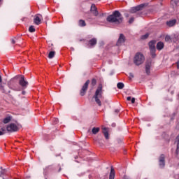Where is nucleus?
<instances>
[{
	"label": "nucleus",
	"mask_w": 179,
	"mask_h": 179,
	"mask_svg": "<svg viewBox=\"0 0 179 179\" xmlns=\"http://www.w3.org/2000/svg\"><path fill=\"white\" fill-rule=\"evenodd\" d=\"M107 22L109 23H115V24H121L122 20H124V17H122V15L118 10H115L113 13L112 15H109L106 18Z\"/></svg>",
	"instance_id": "obj_1"
},
{
	"label": "nucleus",
	"mask_w": 179,
	"mask_h": 179,
	"mask_svg": "<svg viewBox=\"0 0 179 179\" xmlns=\"http://www.w3.org/2000/svg\"><path fill=\"white\" fill-rule=\"evenodd\" d=\"M103 85L100 84L97 88V90L95 92V94L94 96V99H95L96 103H98L99 106H101V101L99 99H101L103 97Z\"/></svg>",
	"instance_id": "obj_2"
},
{
	"label": "nucleus",
	"mask_w": 179,
	"mask_h": 179,
	"mask_svg": "<svg viewBox=\"0 0 179 179\" xmlns=\"http://www.w3.org/2000/svg\"><path fill=\"white\" fill-rule=\"evenodd\" d=\"M134 62L137 66L142 65V63L145 62V56H143V54L137 52L134 58Z\"/></svg>",
	"instance_id": "obj_3"
},
{
	"label": "nucleus",
	"mask_w": 179,
	"mask_h": 179,
	"mask_svg": "<svg viewBox=\"0 0 179 179\" xmlns=\"http://www.w3.org/2000/svg\"><path fill=\"white\" fill-rule=\"evenodd\" d=\"M90 83V80H87L85 83L82 87V89L80 91V96H85L86 94V92H87V87H89V84Z\"/></svg>",
	"instance_id": "obj_4"
},
{
	"label": "nucleus",
	"mask_w": 179,
	"mask_h": 179,
	"mask_svg": "<svg viewBox=\"0 0 179 179\" xmlns=\"http://www.w3.org/2000/svg\"><path fill=\"white\" fill-rule=\"evenodd\" d=\"M6 131L8 132H17L19 131V127L13 123L10 124L6 127Z\"/></svg>",
	"instance_id": "obj_5"
},
{
	"label": "nucleus",
	"mask_w": 179,
	"mask_h": 179,
	"mask_svg": "<svg viewBox=\"0 0 179 179\" xmlns=\"http://www.w3.org/2000/svg\"><path fill=\"white\" fill-rule=\"evenodd\" d=\"M20 76V79L19 80V85L22 87V89H26L27 86L29 85V82L26 81L24 80V76Z\"/></svg>",
	"instance_id": "obj_6"
},
{
	"label": "nucleus",
	"mask_w": 179,
	"mask_h": 179,
	"mask_svg": "<svg viewBox=\"0 0 179 179\" xmlns=\"http://www.w3.org/2000/svg\"><path fill=\"white\" fill-rule=\"evenodd\" d=\"M145 6H146V4H141L136 7H133L130 10V13H136V12H139V10H142V9L145 8Z\"/></svg>",
	"instance_id": "obj_7"
},
{
	"label": "nucleus",
	"mask_w": 179,
	"mask_h": 179,
	"mask_svg": "<svg viewBox=\"0 0 179 179\" xmlns=\"http://www.w3.org/2000/svg\"><path fill=\"white\" fill-rule=\"evenodd\" d=\"M0 90L2 93H5L6 94H9L10 93V88L8 85H5L4 83L2 85H0Z\"/></svg>",
	"instance_id": "obj_8"
},
{
	"label": "nucleus",
	"mask_w": 179,
	"mask_h": 179,
	"mask_svg": "<svg viewBox=\"0 0 179 179\" xmlns=\"http://www.w3.org/2000/svg\"><path fill=\"white\" fill-rule=\"evenodd\" d=\"M125 43V36L124 34H120V37L117 41L116 45H122Z\"/></svg>",
	"instance_id": "obj_9"
},
{
	"label": "nucleus",
	"mask_w": 179,
	"mask_h": 179,
	"mask_svg": "<svg viewBox=\"0 0 179 179\" xmlns=\"http://www.w3.org/2000/svg\"><path fill=\"white\" fill-rule=\"evenodd\" d=\"M159 167L161 169H163L164 167V166H166V162L164 161V155H163V154H162L159 157Z\"/></svg>",
	"instance_id": "obj_10"
},
{
	"label": "nucleus",
	"mask_w": 179,
	"mask_h": 179,
	"mask_svg": "<svg viewBox=\"0 0 179 179\" xmlns=\"http://www.w3.org/2000/svg\"><path fill=\"white\" fill-rule=\"evenodd\" d=\"M152 66V62H145V73L147 75H150V68Z\"/></svg>",
	"instance_id": "obj_11"
},
{
	"label": "nucleus",
	"mask_w": 179,
	"mask_h": 179,
	"mask_svg": "<svg viewBox=\"0 0 179 179\" xmlns=\"http://www.w3.org/2000/svg\"><path fill=\"white\" fill-rule=\"evenodd\" d=\"M90 10L94 16H99V11H97L96 5L92 4Z\"/></svg>",
	"instance_id": "obj_12"
},
{
	"label": "nucleus",
	"mask_w": 179,
	"mask_h": 179,
	"mask_svg": "<svg viewBox=\"0 0 179 179\" xmlns=\"http://www.w3.org/2000/svg\"><path fill=\"white\" fill-rule=\"evenodd\" d=\"M156 41H151L149 43V47L150 51H156Z\"/></svg>",
	"instance_id": "obj_13"
},
{
	"label": "nucleus",
	"mask_w": 179,
	"mask_h": 179,
	"mask_svg": "<svg viewBox=\"0 0 179 179\" xmlns=\"http://www.w3.org/2000/svg\"><path fill=\"white\" fill-rule=\"evenodd\" d=\"M176 23H177V20L173 19V20H171L169 21H167L166 22V26H168L169 27H173V26H174L176 24Z\"/></svg>",
	"instance_id": "obj_14"
},
{
	"label": "nucleus",
	"mask_w": 179,
	"mask_h": 179,
	"mask_svg": "<svg viewBox=\"0 0 179 179\" xmlns=\"http://www.w3.org/2000/svg\"><path fill=\"white\" fill-rule=\"evenodd\" d=\"M38 16H42V15L40 14H37L36 15H35V18L34 19V22L35 24H36L37 26H38V24L41 23V19H40V17Z\"/></svg>",
	"instance_id": "obj_15"
},
{
	"label": "nucleus",
	"mask_w": 179,
	"mask_h": 179,
	"mask_svg": "<svg viewBox=\"0 0 179 179\" xmlns=\"http://www.w3.org/2000/svg\"><path fill=\"white\" fill-rule=\"evenodd\" d=\"M102 133L103 134L106 139H109L108 129H107L106 127H103Z\"/></svg>",
	"instance_id": "obj_16"
},
{
	"label": "nucleus",
	"mask_w": 179,
	"mask_h": 179,
	"mask_svg": "<svg viewBox=\"0 0 179 179\" xmlns=\"http://www.w3.org/2000/svg\"><path fill=\"white\" fill-rule=\"evenodd\" d=\"M115 177V171L114 170V167L110 166V173L109 176V179H114Z\"/></svg>",
	"instance_id": "obj_17"
},
{
	"label": "nucleus",
	"mask_w": 179,
	"mask_h": 179,
	"mask_svg": "<svg viewBox=\"0 0 179 179\" xmlns=\"http://www.w3.org/2000/svg\"><path fill=\"white\" fill-rule=\"evenodd\" d=\"M164 48V43L162 41H159L157 43V50L159 51L163 50Z\"/></svg>",
	"instance_id": "obj_18"
},
{
	"label": "nucleus",
	"mask_w": 179,
	"mask_h": 179,
	"mask_svg": "<svg viewBox=\"0 0 179 179\" xmlns=\"http://www.w3.org/2000/svg\"><path fill=\"white\" fill-rule=\"evenodd\" d=\"M179 0H171V5L173 6V9H176L178 6Z\"/></svg>",
	"instance_id": "obj_19"
},
{
	"label": "nucleus",
	"mask_w": 179,
	"mask_h": 179,
	"mask_svg": "<svg viewBox=\"0 0 179 179\" xmlns=\"http://www.w3.org/2000/svg\"><path fill=\"white\" fill-rule=\"evenodd\" d=\"M89 44L91 45V47H93V45H96L97 44V39L96 38H92L89 41Z\"/></svg>",
	"instance_id": "obj_20"
},
{
	"label": "nucleus",
	"mask_w": 179,
	"mask_h": 179,
	"mask_svg": "<svg viewBox=\"0 0 179 179\" xmlns=\"http://www.w3.org/2000/svg\"><path fill=\"white\" fill-rule=\"evenodd\" d=\"M12 120V117L10 116H7L6 118L3 119V124H8Z\"/></svg>",
	"instance_id": "obj_21"
},
{
	"label": "nucleus",
	"mask_w": 179,
	"mask_h": 179,
	"mask_svg": "<svg viewBox=\"0 0 179 179\" xmlns=\"http://www.w3.org/2000/svg\"><path fill=\"white\" fill-rule=\"evenodd\" d=\"M78 24L80 27H85V26H86V22L83 20H80L78 21Z\"/></svg>",
	"instance_id": "obj_22"
},
{
	"label": "nucleus",
	"mask_w": 179,
	"mask_h": 179,
	"mask_svg": "<svg viewBox=\"0 0 179 179\" xmlns=\"http://www.w3.org/2000/svg\"><path fill=\"white\" fill-rule=\"evenodd\" d=\"M100 131V128L99 127H94L92 129V132L94 135H96L97 133Z\"/></svg>",
	"instance_id": "obj_23"
},
{
	"label": "nucleus",
	"mask_w": 179,
	"mask_h": 179,
	"mask_svg": "<svg viewBox=\"0 0 179 179\" xmlns=\"http://www.w3.org/2000/svg\"><path fill=\"white\" fill-rule=\"evenodd\" d=\"M176 141H177V148H176V156H178V149H179V136H178L176 138Z\"/></svg>",
	"instance_id": "obj_24"
},
{
	"label": "nucleus",
	"mask_w": 179,
	"mask_h": 179,
	"mask_svg": "<svg viewBox=\"0 0 179 179\" xmlns=\"http://www.w3.org/2000/svg\"><path fill=\"white\" fill-rule=\"evenodd\" d=\"M54 57H55V51H51L49 52L48 55V58H50V59L54 58Z\"/></svg>",
	"instance_id": "obj_25"
},
{
	"label": "nucleus",
	"mask_w": 179,
	"mask_h": 179,
	"mask_svg": "<svg viewBox=\"0 0 179 179\" xmlns=\"http://www.w3.org/2000/svg\"><path fill=\"white\" fill-rule=\"evenodd\" d=\"M124 83H118L117 84V89H124Z\"/></svg>",
	"instance_id": "obj_26"
},
{
	"label": "nucleus",
	"mask_w": 179,
	"mask_h": 179,
	"mask_svg": "<svg viewBox=\"0 0 179 179\" xmlns=\"http://www.w3.org/2000/svg\"><path fill=\"white\" fill-rule=\"evenodd\" d=\"M29 31H30V33H34V31H36V29L34 28V26L33 25L30 26L29 29Z\"/></svg>",
	"instance_id": "obj_27"
},
{
	"label": "nucleus",
	"mask_w": 179,
	"mask_h": 179,
	"mask_svg": "<svg viewBox=\"0 0 179 179\" xmlns=\"http://www.w3.org/2000/svg\"><path fill=\"white\" fill-rule=\"evenodd\" d=\"M92 86H96L97 85V80L96 78H93L91 82Z\"/></svg>",
	"instance_id": "obj_28"
},
{
	"label": "nucleus",
	"mask_w": 179,
	"mask_h": 179,
	"mask_svg": "<svg viewBox=\"0 0 179 179\" xmlns=\"http://www.w3.org/2000/svg\"><path fill=\"white\" fill-rule=\"evenodd\" d=\"M95 142H97L100 146H103V143H101V138H98L97 139L95 140Z\"/></svg>",
	"instance_id": "obj_29"
},
{
	"label": "nucleus",
	"mask_w": 179,
	"mask_h": 179,
	"mask_svg": "<svg viewBox=\"0 0 179 179\" xmlns=\"http://www.w3.org/2000/svg\"><path fill=\"white\" fill-rule=\"evenodd\" d=\"M149 37V34H145V35L141 36V39L142 40H146Z\"/></svg>",
	"instance_id": "obj_30"
},
{
	"label": "nucleus",
	"mask_w": 179,
	"mask_h": 179,
	"mask_svg": "<svg viewBox=\"0 0 179 179\" xmlns=\"http://www.w3.org/2000/svg\"><path fill=\"white\" fill-rule=\"evenodd\" d=\"M0 131L3 133V135H5V134H6V129L5 127H2L0 129Z\"/></svg>",
	"instance_id": "obj_31"
},
{
	"label": "nucleus",
	"mask_w": 179,
	"mask_h": 179,
	"mask_svg": "<svg viewBox=\"0 0 179 179\" xmlns=\"http://www.w3.org/2000/svg\"><path fill=\"white\" fill-rule=\"evenodd\" d=\"M173 40L174 41H177V40H178V34H173Z\"/></svg>",
	"instance_id": "obj_32"
},
{
	"label": "nucleus",
	"mask_w": 179,
	"mask_h": 179,
	"mask_svg": "<svg viewBox=\"0 0 179 179\" xmlns=\"http://www.w3.org/2000/svg\"><path fill=\"white\" fill-rule=\"evenodd\" d=\"M150 52L152 58H155L156 57V50L150 51Z\"/></svg>",
	"instance_id": "obj_33"
},
{
	"label": "nucleus",
	"mask_w": 179,
	"mask_h": 179,
	"mask_svg": "<svg viewBox=\"0 0 179 179\" xmlns=\"http://www.w3.org/2000/svg\"><path fill=\"white\" fill-rule=\"evenodd\" d=\"M6 173V171L5 169H2L0 171V177H2V174H5Z\"/></svg>",
	"instance_id": "obj_34"
},
{
	"label": "nucleus",
	"mask_w": 179,
	"mask_h": 179,
	"mask_svg": "<svg viewBox=\"0 0 179 179\" xmlns=\"http://www.w3.org/2000/svg\"><path fill=\"white\" fill-rule=\"evenodd\" d=\"M171 40V37L170 36H166L165 37V41H170Z\"/></svg>",
	"instance_id": "obj_35"
},
{
	"label": "nucleus",
	"mask_w": 179,
	"mask_h": 179,
	"mask_svg": "<svg viewBox=\"0 0 179 179\" xmlns=\"http://www.w3.org/2000/svg\"><path fill=\"white\" fill-rule=\"evenodd\" d=\"M134 20H135L134 17L130 18V20H129V23H134Z\"/></svg>",
	"instance_id": "obj_36"
},
{
	"label": "nucleus",
	"mask_w": 179,
	"mask_h": 179,
	"mask_svg": "<svg viewBox=\"0 0 179 179\" xmlns=\"http://www.w3.org/2000/svg\"><path fill=\"white\" fill-rule=\"evenodd\" d=\"M131 104H135V98H131Z\"/></svg>",
	"instance_id": "obj_37"
},
{
	"label": "nucleus",
	"mask_w": 179,
	"mask_h": 179,
	"mask_svg": "<svg viewBox=\"0 0 179 179\" xmlns=\"http://www.w3.org/2000/svg\"><path fill=\"white\" fill-rule=\"evenodd\" d=\"M123 179H131V178L127 175H124Z\"/></svg>",
	"instance_id": "obj_38"
},
{
	"label": "nucleus",
	"mask_w": 179,
	"mask_h": 179,
	"mask_svg": "<svg viewBox=\"0 0 179 179\" xmlns=\"http://www.w3.org/2000/svg\"><path fill=\"white\" fill-rule=\"evenodd\" d=\"M3 83H2V76H0V86L3 85Z\"/></svg>",
	"instance_id": "obj_39"
},
{
	"label": "nucleus",
	"mask_w": 179,
	"mask_h": 179,
	"mask_svg": "<svg viewBox=\"0 0 179 179\" xmlns=\"http://www.w3.org/2000/svg\"><path fill=\"white\" fill-rule=\"evenodd\" d=\"M117 143H121L122 142V139H121V138H117Z\"/></svg>",
	"instance_id": "obj_40"
},
{
	"label": "nucleus",
	"mask_w": 179,
	"mask_h": 179,
	"mask_svg": "<svg viewBox=\"0 0 179 179\" xmlns=\"http://www.w3.org/2000/svg\"><path fill=\"white\" fill-rule=\"evenodd\" d=\"M129 76L130 78H134V73H129Z\"/></svg>",
	"instance_id": "obj_41"
},
{
	"label": "nucleus",
	"mask_w": 179,
	"mask_h": 179,
	"mask_svg": "<svg viewBox=\"0 0 179 179\" xmlns=\"http://www.w3.org/2000/svg\"><path fill=\"white\" fill-rule=\"evenodd\" d=\"M131 96H128L127 98V101H131Z\"/></svg>",
	"instance_id": "obj_42"
},
{
	"label": "nucleus",
	"mask_w": 179,
	"mask_h": 179,
	"mask_svg": "<svg viewBox=\"0 0 179 179\" xmlns=\"http://www.w3.org/2000/svg\"><path fill=\"white\" fill-rule=\"evenodd\" d=\"M120 113V110L116 109L115 110V114H118Z\"/></svg>",
	"instance_id": "obj_43"
},
{
	"label": "nucleus",
	"mask_w": 179,
	"mask_h": 179,
	"mask_svg": "<svg viewBox=\"0 0 179 179\" xmlns=\"http://www.w3.org/2000/svg\"><path fill=\"white\" fill-rule=\"evenodd\" d=\"M126 17H129V15L128 13L124 14Z\"/></svg>",
	"instance_id": "obj_44"
},
{
	"label": "nucleus",
	"mask_w": 179,
	"mask_h": 179,
	"mask_svg": "<svg viewBox=\"0 0 179 179\" xmlns=\"http://www.w3.org/2000/svg\"><path fill=\"white\" fill-rule=\"evenodd\" d=\"M15 43H16V41H15V39H12V43L15 44Z\"/></svg>",
	"instance_id": "obj_45"
},
{
	"label": "nucleus",
	"mask_w": 179,
	"mask_h": 179,
	"mask_svg": "<svg viewBox=\"0 0 179 179\" xmlns=\"http://www.w3.org/2000/svg\"><path fill=\"white\" fill-rule=\"evenodd\" d=\"M177 68L179 69V62H177Z\"/></svg>",
	"instance_id": "obj_46"
},
{
	"label": "nucleus",
	"mask_w": 179,
	"mask_h": 179,
	"mask_svg": "<svg viewBox=\"0 0 179 179\" xmlns=\"http://www.w3.org/2000/svg\"><path fill=\"white\" fill-rule=\"evenodd\" d=\"M22 94L23 95L26 94V91H22Z\"/></svg>",
	"instance_id": "obj_47"
},
{
	"label": "nucleus",
	"mask_w": 179,
	"mask_h": 179,
	"mask_svg": "<svg viewBox=\"0 0 179 179\" xmlns=\"http://www.w3.org/2000/svg\"><path fill=\"white\" fill-rule=\"evenodd\" d=\"M2 135H3V133L0 131V136H2Z\"/></svg>",
	"instance_id": "obj_48"
},
{
	"label": "nucleus",
	"mask_w": 179,
	"mask_h": 179,
	"mask_svg": "<svg viewBox=\"0 0 179 179\" xmlns=\"http://www.w3.org/2000/svg\"><path fill=\"white\" fill-rule=\"evenodd\" d=\"M99 16H100L101 17V16H104V13L101 14Z\"/></svg>",
	"instance_id": "obj_49"
},
{
	"label": "nucleus",
	"mask_w": 179,
	"mask_h": 179,
	"mask_svg": "<svg viewBox=\"0 0 179 179\" xmlns=\"http://www.w3.org/2000/svg\"><path fill=\"white\" fill-rule=\"evenodd\" d=\"M55 121L56 122H58V119H55Z\"/></svg>",
	"instance_id": "obj_50"
},
{
	"label": "nucleus",
	"mask_w": 179,
	"mask_h": 179,
	"mask_svg": "<svg viewBox=\"0 0 179 179\" xmlns=\"http://www.w3.org/2000/svg\"><path fill=\"white\" fill-rule=\"evenodd\" d=\"M80 41H85V40H82V39H80Z\"/></svg>",
	"instance_id": "obj_51"
},
{
	"label": "nucleus",
	"mask_w": 179,
	"mask_h": 179,
	"mask_svg": "<svg viewBox=\"0 0 179 179\" xmlns=\"http://www.w3.org/2000/svg\"><path fill=\"white\" fill-rule=\"evenodd\" d=\"M61 170H62V169H61V168H59V171H61Z\"/></svg>",
	"instance_id": "obj_52"
},
{
	"label": "nucleus",
	"mask_w": 179,
	"mask_h": 179,
	"mask_svg": "<svg viewBox=\"0 0 179 179\" xmlns=\"http://www.w3.org/2000/svg\"><path fill=\"white\" fill-rule=\"evenodd\" d=\"M113 127H115V124H113Z\"/></svg>",
	"instance_id": "obj_53"
}]
</instances>
